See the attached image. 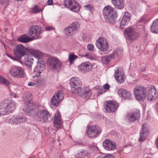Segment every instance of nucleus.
Returning a JSON list of instances; mask_svg holds the SVG:
<instances>
[{
	"label": "nucleus",
	"mask_w": 158,
	"mask_h": 158,
	"mask_svg": "<svg viewBox=\"0 0 158 158\" xmlns=\"http://www.w3.org/2000/svg\"><path fill=\"white\" fill-rule=\"evenodd\" d=\"M133 91L135 98L141 101H143L147 96L148 100L152 101L157 95L156 89L154 86L145 88L137 85L134 88Z\"/></svg>",
	"instance_id": "f257e3e1"
},
{
	"label": "nucleus",
	"mask_w": 158,
	"mask_h": 158,
	"mask_svg": "<svg viewBox=\"0 0 158 158\" xmlns=\"http://www.w3.org/2000/svg\"><path fill=\"white\" fill-rule=\"evenodd\" d=\"M27 52L30 53L35 54L37 55L35 56L36 58L39 59V56L41 55V53L40 51L34 50H31L24 47L22 44H19L17 45L15 48L14 50V53L15 56H16L17 58L20 60L21 58L24 56Z\"/></svg>",
	"instance_id": "f03ea898"
},
{
	"label": "nucleus",
	"mask_w": 158,
	"mask_h": 158,
	"mask_svg": "<svg viewBox=\"0 0 158 158\" xmlns=\"http://www.w3.org/2000/svg\"><path fill=\"white\" fill-rule=\"evenodd\" d=\"M37 64L34 69L33 73L34 75L33 76V78H36V86L38 87L40 86H43L46 84L45 80L43 78H39L41 76L40 74L45 67L44 61L39 60L37 62Z\"/></svg>",
	"instance_id": "7ed1b4c3"
},
{
	"label": "nucleus",
	"mask_w": 158,
	"mask_h": 158,
	"mask_svg": "<svg viewBox=\"0 0 158 158\" xmlns=\"http://www.w3.org/2000/svg\"><path fill=\"white\" fill-rule=\"evenodd\" d=\"M16 105L13 101L5 99L0 103V112L2 116L8 114L14 111Z\"/></svg>",
	"instance_id": "20e7f679"
},
{
	"label": "nucleus",
	"mask_w": 158,
	"mask_h": 158,
	"mask_svg": "<svg viewBox=\"0 0 158 158\" xmlns=\"http://www.w3.org/2000/svg\"><path fill=\"white\" fill-rule=\"evenodd\" d=\"M114 9L110 6H105L103 10L104 17L108 23L114 24L116 21L117 14L113 11Z\"/></svg>",
	"instance_id": "39448f33"
},
{
	"label": "nucleus",
	"mask_w": 158,
	"mask_h": 158,
	"mask_svg": "<svg viewBox=\"0 0 158 158\" xmlns=\"http://www.w3.org/2000/svg\"><path fill=\"white\" fill-rule=\"evenodd\" d=\"M22 97L24 101L27 102V104L23 108V110L29 114L34 109V105L31 102L32 97L30 93L26 92L23 94Z\"/></svg>",
	"instance_id": "423d86ee"
},
{
	"label": "nucleus",
	"mask_w": 158,
	"mask_h": 158,
	"mask_svg": "<svg viewBox=\"0 0 158 158\" xmlns=\"http://www.w3.org/2000/svg\"><path fill=\"white\" fill-rule=\"evenodd\" d=\"M9 73L13 77L16 78L24 77V71L21 67L17 66H13L9 70Z\"/></svg>",
	"instance_id": "0eeeda50"
},
{
	"label": "nucleus",
	"mask_w": 158,
	"mask_h": 158,
	"mask_svg": "<svg viewBox=\"0 0 158 158\" xmlns=\"http://www.w3.org/2000/svg\"><path fill=\"white\" fill-rule=\"evenodd\" d=\"M124 34L126 39L131 43H132L138 37V33L132 27L126 29L124 31Z\"/></svg>",
	"instance_id": "6e6552de"
},
{
	"label": "nucleus",
	"mask_w": 158,
	"mask_h": 158,
	"mask_svg": "<svg viewBox=\"0 0 158 158\" xmlns=\"http://www.w3.org/2000/svg\"><path fill=\"white\" fill-rule=\"evenodd\" d=\"M30 113L31 114H28L34 116H37L38 117L42 118H50L51 116V114L48 110H39L37 108L34 109Z\"/></svg>",
	"instance_id": "1a4fd4ad"
},
{
	"label": "nucleus",
	"mask_w": 158,
	"mask_h": 158,
	"mask_svg": "<svg viewBox=\"0 0 158 158\" xmlns=\"http://www.w3.org/2000/svg\"><path fill=\"white\" fill-rule=\"evenodd\" d=\"M64 5L71 10L75 12H78L80 6L76 0H64Z\"/></svg>",
	"instance_id": "9d476101"
},
{
	"label": "nucleus",
	"mask_w": 158,
	"mask_h": 158,
	"mask_svg": "<svg viewBox=\"0 0 158 158\" xmlns=\"http://www.w3.org/2000/svg\"><path fill=\"white\" fill-rule=\"evenodd\" d=\"M97 47L101 51H107L109 48V46L106 39L103 37H100L96 43Z\"/></svg>",
	"instance_id": "9b49d317"
},
{
	"label": "nucleus",
	"mask_w": 158,
	"mask_h": 158,
	"mask_svg": "<svg viewBox=\"0 0 158 158\" xmlns=\"http://www.w3.org/2000/svg\"><path fill=\"white\" fill-rule=\"evenodd\" d=\"M48 65L52 70H58L61 68L62 63L56 58L51 57L47 61Z\"/></svg>",
	"instance_id": "f8f14e48"
},
{
	"label": "nucleus",
	"mask_w": 158,
	"mask_h": 158,
	"mask_svg": "<svg viewBox=\"0 0 158 158\" xmlns=\"http://www.w3.org/2000/svg\"><path fill=\"white\" fill-rule=\"evenodd\" d=\"M101 132L100 128L97 125H90L88 126L87 134L89 137L91 138L94 137L99 135Z\"/></svg>",
	"instance_id": "ddd939ff"
},
{
	"label": "nucleus",
	"mask_w": 158,
	"mask_h": 158,
	"mask_svg": "<svg viewBox=\"0 0 158 158\" xmlns=\"http://www.w3.org/2000/svg\"><path fill=\"white\" fill-rule=\"evenodd\" d=\"M64 95L62 92L59 91L55 94L51 99V104L52 106H57L64 98Z\"/></svg>",
	"instance_id": "4468645a"
},
{
	"label": "nucleus",
	"mask_w": 158,
	"mask_h": 158,
	"mask_svg": "<svg viewBox=\"0 0 158 158\" xmlns=\"http://www.w3.org/2000/svg\"><path fill=\"white\" fill-rule=\"evenodd\" d=\"M118 106V103L115 101H109L106 105V110L111 112H114Z\"/></svg>",
	"instance_id": "2eb2a0df"
},
{
	"label": "nucleus",
	"mask_w": 158,
	"mask_h": 158,
	"mask_svg": "<svg viewBox=\"0 0 158 158\" xmlns=\"http://www.w3.org/2000/svg\"><path fill=\"white\" fill-rule=\"evenodd\" d=\"M70 84L71 86L72 92H75L76 88L82 85V82L80 79L76 77H73L70 80Z\"/></svg>",
	"instance_id": "dca6fc26"
},
{
	"label": "nucleus",
	"mask_w": 158,
	"mask_h": 158,
	"mask_svg": "<svg viewBox=\"0 0 158 158\" xmlns=\"http://www.w3.org/2000/svg\"><path fill=\"white\" fill-rule=\"evenodd\" d=\"M149 131L147 127V123H144L142 126L140 133V137L139 139V142L144 141L148 135Z\"/></svg>",
	"instance_id": "f3484780"
},
{
	"label": "nucleus",
	"mask_w": 158,
	"mask_h": 158,
	"mask_svg": "<svg viewBox=\"0 0 158 158\" xmlns=\"http://www.w3.org/2000/svg\"><path fill=\"white\" fill-rule=\"evenodd\" d=\"M41 27L37 25H33L31 27L28 31V34L34 38L35 35H40L41 33Z\"/></svg>",
	"instance_id": "a211bd4d"
},
{
	"label": "nucleus",
	"mask_w": 158,
	"mask_h": 158,
	"mask_svg": "<svg viewBox=\"0 0 158 158\" xmlns=\"http://www.w3.org/2000/svg\"><path fill=\"white\" fill-rule=\"evenodd\" d=\"M121 51L116 50L114 52L110 55L108 56H104L101 57V61L103 63L106 64L109 63L110 60L114 58L115 55L116 54L118 55H120L121 54Z\"/></svg>",
	"instance_id": "6ab92c4d"
},
{
	"label": "nucleus",
	"mask_w": 158,
	"mask_h": 158,
	"mask_svg": "<svg viewBox=\"0 0 158 158\" xmlns=\"http://www.w3.org/2000/svg\"><path fill=\"white\" fill-rule=\"evenodd\" d=\"M103 146L106 149L108 150H113L116 148L115 143L109 139H106L103 142Z\"/></svg>",
	"instance_id": "aec40b11"
},
{
	"label": "nucleus",
	"mask_w": 158,
	"mask_h": 158,
	"mask_svg": "<svg viewBox=\"0 0 158 158\" xmlns=\"http://www.w3.org/2000/svg\"><path fill=\"white\" fill-rule=\"evenodd\" d=\"M53 127L55 129L52 130V132L55 133L59 129H61L63 124L62 119H54L53 122Z\"/></svg>",
	"instance_id": "412c9836"
},
{
	"label": "nucleus",
	"mask_w": 158,
	"mask_h": 158,
	"mask_svg": "<svg viewBox=\"0 0 158 158\" xmlns=\"http://www.w3.org/2000/svg\"><path fill=\"white\" fill-rule=\"evenodd\" d=\"M92 68L91 64L88 62L83 63L80 66L81 71L83 73L88 72L91 70Z\"/></svg>",
	"instance_id": "4be33fe9"
},
{
	"label": "nucleus",
	"mask_w": 158,
	"mask_h": 158,
	"mask_svg": "<svg viewBox=\"0 0 158 158\" xmlns=\"http://www.w3.org/2000/svg\"><path fill=\"white\" fill-rule=\"evenodd\" d=\"M118 94L121 97H122L126 99H129L131 95V93L126 89H121L118 90Z\"/></svg>",
	"instance_id": "5701e85b"
},
{
	"label": "nucleus",
	"mask_w": 158,
	"mask_h": 158,
	"mask_svg": "<svg viewBox=\"0 0 158 158\" xmlns=\"http://www.w3.org/2000/svg\"><path fill=\"white\" fill-rule=\"evenodd\" d=\"M111 2L115 7L119 9H123L124 6V0H111Z\"/></svg>",
	"instance_id": "b1692460"
},
{
	"label": "nucleus",
	"mask_w": 158,
	"mask_h": 158,
	"mask_svg": "<svg viewBox=\"0 0 158 158\" xmlns=\"http://www.w3.org/2000/svg\"><path fill=\"white\" fill-rule=\"evenodd\" d=\"M34 38L29 37L26 34L23 35L17 39L18 40L22 43H27L32 40Z\"/></svg>",
	"instance_id": "393cba45"
},
{
	"label": "nucleus",
	"mask_w": 158,
	"mask_h": 158,
	"mask_svg": "<svg viewBox=\"0 0 158 158\" xmlns=\"http://www.w3.org/2000/svg\"><path fill=\"white\" fill-rule=\"evenodd\" d=\"M127 117L130 118H139L140 114L139 110L130 112L127 114Z\"/></svg>",
	"instance_id": "a878e982"
},
{
	"label": "nucleus",
	"mask_w": 158,
	"mask_h": 158,
	"mask_svg": "<svg viewBox=\"0 0 158 158\" xmlns=\"http://www.w3.org/2000/svg\"><path fill=\"white\" fill-rule=\"evenodd\" d=\"M90 154L85 151H82L77 154L75 156L77 158H89Z\"/></svg>",
	"instance_id": "bb28decb"
},
{
	"label": "nucleus",
	"mask_w": 158,
	"mask_h": 158,
	"mask_svg": "<svg viewBox=\"0 0 158 158\" xmlns=\"http://www.w3.org/2000/svg\"><path fill=\"white\" fill-rule=\"evenodd\" d=\"M150 30L153 33H158V19L153 22L151 27Z\"/></svg>",
	"instance_id": "cd10ccee"
},
{
	"label": "nucleus",
	"mask_w": 158,
	"mask_h": 158,
	"mask_svg": "<svg viewBox=\"0 0 158 158\" xmlns=\"http://www.w3.org/2000/svg\"><path fill=\"white\" fill-rule=\"evenodd\" d=\"M24 63L25 65L30 69H31V67L33 64V58L28 56V57H24Z\"/></svg>",
	"instance_id": "c85d7f7f"
},
{
	"label": "nucleus",
	"mask_w": 158,
	"mask_h": 158,
	"mask_svg": "<svg viewBox=\"0 0 158 158\" xmlns=\"http://www.w3.org/2000/svg\"><path fill=\"white\" fill-rule=\"evenodd\" d=\"M23 119H6V122L11 124L16 125L23 122Z\"/></svg>",
	"instance_id": "c756f323"
},
{
	"label": "nucleus",
	"mask_w": 158,
	"mask_h": 158,
	"mask_svg": "<svg viewBox=\"0 0 158 158\" xmlns=\"http://www.w3.org/2000/svg\"><path fill=\"white\" fill-rule=\"evenodd\" d=\"M65 33L68 36L73 35L75 34V32L70 26L67 27L65 28Z\"/></svg>",
	"instance_id": "7c9ffc66"
},
{
	"label": "nucleus",
	"mask_w": 158,
	"mask_h": 158,
	"mask_svg": "<svg viewBox=\"0 0 158 158\" xmlns=\"http://www.w3.org/2000/svg\"><path fill=\"white\" fill-rule=\"evenodd\" d=\"M84 88V87L82 88L81 87L79 86L76 88V91L75 92L73 93H77V95L83 98L82 96L83 95L84 91H85Z\"/></svg>",
	"instance_id": "2f4dec72"
},
{
	"label": "nucleus",
	"mask_w": 158,
	"mask_h": 158,
	"mask_svg": "<svg viewBox=\"0 0 158 158\" xmlns=\"http://www.w3.org/2000/svg\"><path fill=\"white\" fill-rule=\"evenodd\" d=\"M92 93L91 89L85 90L84 94L83 95V98L85 99L90 98L92 95Z\"/></svg>",
	"instance_id": "473e14b6"
},
{
	"label": "nucleus",
	"mask_w": 158,
	"mask_h": 158,
	"mask_svg": "<svg viewBox=\"0 0 158 158\" xmlns=\"http://www.w3.org/2000/svg\"><path fill=\"white\" fill-rule=\"evenodd\" d=\"M115 78L118 83H121L124 81L125 76L124 74H120V76L116 75V78Z\"/></svg>",
	"instance_id": "72a5a7b5"
},
{
	"label": "nucleus",
	"mask_w": 158,
	"mask_h": 158,
	"mask_svg": "<svg viewBox=\"0 0 158 158\" xmlns=\"http://www.w3.org/2000/svg\"><path fill=\"white\" fill-rule=\"evenodd\" d=\"M0 83L5 85L7 86L10 85V83L8 80L1 76H0Z\"/></svg>",
	"instance_id": "f704fd0d"
},
{
	"label": "nucleus",
	"mask_w": 158,
	"mask_h": 158,
	"mask_svg": "<svg viewBox=\"0 0 158 158\" xmlns=\"http://www.w3.org/2000/svg\"><path fill=\"white\" fill-rule=\"evenodd\" d=\"M70 27L72 28L73 30H74V31L75 32L79 29L80 25L78 22H76L73 23L71 24Z\"/></svg>",
	"instance_id": "c9c22d12"
},
{
	"label": "nucleus",
	"mask_w": 158,
	"mask_h": 158,
	"mask_svg": "<svg viewBox=\"0 0 158 158\" xmlns=\"http://www.w3.org/2000/svg\"><path fill=\"white\" fill-rule=\"evenodd\" d=\"M43 10V8L39 9L37 6L35 5L32 9L31 11L34 13H37L41 12Z\"/></svg>",
	"instance_id": "e433bc0d"
},
{
	"label": "nucleus",
	"mask_w": 158,
	"mask_h": 158,
	"mask_svg": "<svg viewBox=\"0 0 158 158\" xmlns=\"http://www.w3.org/2000/svg\"><path fill=\"white\" fill-rule=\"evenodd\" d=\"M77 58V56L74 55L70 54L69 56V59L70 63H72V62L74 61Z\"/></svg>",
	"instance_id": "4c0bfd02"
},
{
	"label": "nucleus",
	"mask_w": 158,
	"mask_h": 158,
	"mask_svg": "<svg viewBox=\"0 0 158 158\" xmlns=\"http://www.w3.org/2000/svg\"><path fill=\"white\" fill-rule=\"evenodd\" d=\"M131 14L127 11L125 12L124 14L123 18L126 19V20H128V21H130L131 19Z\"/></svg>",
	"instance_id": "58836bf2"
},
{
	"label": "nucleus",
	"mask_w": 158,
	"mask_h": 158,
	"mask_svg": "<svg viewBox=\"0 0 158 158\" xmlns=\"http://www.w3.org/2000/svg\"><path fill=\"white\" fill-rule=\"evenodd\" d=\"M94 88L95 89H99V90L98 91L97 93V96H99V95H101L102 94H103L105 92L102 89H100V88L99 87L96 86Z\"/></svg>",
	"instance_id": "ea45409f"
},
{
	"label": "nucleus",
	"mask_w": 158,
	"mask_h": 158,
	"mask_svg": "<svg viewBox=\"0 0 158 158\" xmlns=\"http://www.w3.org/2000/svg\"><path fill=\"white\" fill-rule=\"evenodd\" d=\"M129 21L123 18L120 22V26L122 27V26H125L127 25Z\"/></svg>",
	"instance_id": "a19ab883"
},
{
	"label": "nucleus",
	"mask_w": 158,
	"mask_h": 158,
	"mask_svg": "<svg viewBox=\"0 0 158 158\" xmlns=\"http://www.w3.org/2000/svg\"><path fill=\"white\" fill-rule=\"evenodd\" d=\"M85 9L87 10L91 11L93 10V7L90 4H88L84 6Z\"/></svg>",
	"instance_id": "79ce46f5"
},
{
	"label": "nucleus",
	"mask_w": 158,
	"mask_h": 158,
	"mask_svg": "<svg viewBox=\"0 0 158 158\" xmlns=\"http://www.w3.org/2000/svg\"><path fill=\"white\" fill-rule=\"evenodd\" d=\"M7 56L9 58H11V59L15 61H19L20 60V59H18L16 56H13L11 55L8 54L7 55Z\"/></svg>",
	"instance_id": "37998d69"
},
{
	"label": "nucleus",
	"mask_w": 158,
	"mask_h": 158,
	"mask_svg": "<svg viewBox=\"0 0 158 158\" xmlns=\"http://www.w3.org/2000/svg\"><path fill=\"white\" fill-rule=\"evenodd\" d=\"M54 118H61V115L60 112L58 110L56 111V112L55 114Z\"/></svg>",
	"instance_id": "c03bdc74"
},
{
	"label": "nucleus",
	"mask_w": 158,
	"mask_h": 158,
	"mask_svg": "<svg viewBox=\"0 0 158 158\" xmlns=\"http://www.w3.org/2000/svg\"><path fill=\"white\" fill-rule=\"evenodd\" d=\"M87 48L88 50L90 52L93 51L94 50V46L91 44H89L87 46Z\"/></svg>",
	"instance_id": "a18cd8bd"
},
{
	"label": "nucleus",
	"mask_w": 158,
	"mask_h": 158,
	"mask_svg": "<svg viewBox=\"0 0 158 158\" xmlns=\"http://www.w3.org/2000/svg\"><path fill=\"white\" fill-rule=\"evenodd\" d=\"M120 74H124L123 72H120L119 70V69H118L117 70V71L115 72L114 74V76L115 78H116V75H117V76H120Z\"/></svg>",
	"instance_id": "49530a36"
},
{
	"label": "nucleus",
	"mask_w": 158,
	"mask_h": 158,
	"mask_svg": "<svg viewBox=\"0 0 158 158\" xmlns=\"http://www.w3.org/2000/svg\"><path fill=\"white\" fill-rule=\"evenodd\" d=\"M10 95L15 98H18V95H17L16 94H15L14 92H11L10 93Z\"/></svg>",
	"instance_id": "de8ad7c7"
},
{
	"label": "nucleus",
	"mask_w": 158,
	"mask_h": 158,
	"mask_svg": "<svg viewBox=\"0 0 158 158\" xmlns=\"http://www.w3.org/2000/svg\"><path fill=\"white\" fill-rule=\"evenodd\" d=\"M35 85L36 86V81L34 82H30L28 84V85L29 86H33Z\"/></svg>",
	"instance_id": "09e8293b"
},
{
	"label": "nucleus",
	"mask_w": 158,
	"mask_h": 158,
	"mask_svg": "<svg viewBox=\"0 0 158 158\" xmlns=\"http://www.w3.org/2000/svg\"><path fill=\"white\" fill-rule=\"evenodd\" d=\"M102 158H114V157L113 156L111 155H107Z\"/></svg>",
	"instance_id": "8fccbe9b"
},
{
	"label": "nucleus",
	"mask_w": 158,
	"mask_h": 158,
	"mask_svg": "<svg viewBox=\"0 0 158 158\" xmlns=\"http://www.w3.org/2000/svg\"><path fill=\"white\" fill-rule=\"evenodd\" d=\"M103 88L105 89H109L110 88V85L107 83L103 85Z\"/></svg>",
	"instance_id": "3c124183"
},
{
	"label": "nucleus",
	"mask_w": 158,
	"mask_h": 158,
	"mask_svg": "<svg viewBox=\"0 0 158 158\" xmlns=\"http://www.w3.org/2000/svg\"><path fill=\"white\" fill-rule=\"evenodd\" d=\"M53 29V28L51 26H48L45 27V30L47 31L52 30Z\"/></svg>",
	"instance_id": "603ef678"
},
{
	"label": "nucleus",
	"mask_w": 158,
	"mask_h": 158,
	"mask_svg": "<svg viewBox=\"0 0 158 158\" xmlns=\"http://www.w3.org/2000/svg\"><path fill=\"white\" fill-rule=\"evenodd\" d=\"M47 3L48 5H51L53 4V2L52 0H48Z\"/></svg>",
	"instance_id": "864d4df0"
},
{
	"label": "nucleus",
	"mask_w": 158,
	"mask_h": 158,
	"mask_svg": "<svg viewBox=\"0 0 158 158\" xmlns=\"http://www.w3.org/2000/svg\"><path fill=\"white\" fill-rule=\"evenodd\" d=\"M48 119H40L39 121L42 123H44L48 121Z\"/></svg>",
	"instance_id": "5fc2aeb1"
},
{
	"label": "nucleus",
	"mask_w": 158,
	"mask_h": 158,
	"mask_svg": "<svg viewBox=\"0 0 158 158\" xmlns=\"http://www.w3.org/2000/svg\"><path fill=\"white\" fill-rule=\"evenodd\" d=\"M7 2V0H0V3L3 4L6 3Z\"/></svg>",
	"instance_id": "6e6d98bb"
},
{
	"label": "nucleus",
	"mask_w": 158,
	"mask_h": 158,
	"mask_svg": "<svg viewBox=\"0 0 158 158\" xmlns=\"http://www.w3.org/2000/svg\"><path fill=\"white\" fill-rule=\"evenodd\" d=\"M156 147L158 149V138L156 139Z\"/></svg>",
	"instance_id": "4d7b16f0"
},
{
	"label": "nucleus",
	"mask_w": 158,
	"mask_h": 158,
	"mask_svg": "<svg viewBox=\"0 0 158 158\" xmlns=\"http://www.w3.org/2000/svg\"><path fill=\"white\" fill-rule=\"evenodd\" d=\"M136 119H128L129 121V122H134V121Z\"/></svg>",
	"instance_id": "13d9d810"
},
{
	"label": "nucleus",
	"mask_w": 158,
	"mask_h": 158,
	"mask_svg": "<svg viewBox=\"0 0 158 158\" xmlns=\"http://www.w3.org/2000/svg\"><path fill=\"white\" fill-rule=\"evenodd\" d=\"M9 28H6L4 29V30L5 32H7Z\"/></svg>",
	"instance_id": "bf43d9fd"
},
{
	"label": "nucleus",
	"mask_w": 158,
	"mask_h": 158,
	"mask_svg": "<svg viewBox=\"0 0 158 158\" xmlns=\"http://www.w3.org/2000/svg\"><path fill=\"white\" fill-rule=\"evenodd\" d=\"M158 49V44H156V48H155V50H156V51Z\"/></svg>",
	"instance_id": "052dcab7"
},
{
	"label": "nucleus",
	"mask_w": 158,
	"mask_h": 158,
	"mask_svg": "<svg viewBox=\"0 0 158 158\" xmlns=\"http://www.w3.org/2000/svg\"><path fill=\"white\" fill-rule=\"evenodd\" d=\"M28 158H35V156L34 155H33L32 156H31V157H29Z\"/></svg>",
	"instance_id": "680f3d73"
},
{
	"label": "nucleus",
	"mask_w": 158,
	"mask_h": 158,
	"mask_svg": "<svg viewBox=\"0 0 158 158\" xmlns=\"http://www.w3.org/2000/svg\"><path fill=\"white\" fill-rule=\"evenodd\" d=\"M85 56L87 58H89V55L88 54H86Z\"/></svg>",
	"instance_id": "e2e57ef3"
},
{
	"label": "nucleus",
	"mask_w": 158,
	"mask_h": 158,
	"mask_svg": "<svg viewBox=\"0 0 158 158\" xmlns=\"http://www.w3.org/2000/svg\"><path fill=\"white\" fill-rule=\"evenodd\" d=\"M17 1H22V0H17Z\"/></svg>",
	"instance_id": "0e129e2a"
}]
</instances>
